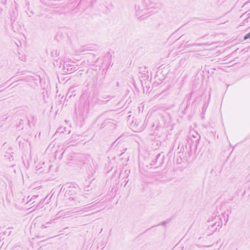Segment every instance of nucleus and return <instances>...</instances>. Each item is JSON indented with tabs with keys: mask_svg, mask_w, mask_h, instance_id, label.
<instances>
[{
	"mask_svg": "<svg viewBox=\"0 0 250 250\" xmlns=\"http://www.w3.org/2000/svg\"><path fill=\"white\" fill-rule=\"evenodd\" d=\"M250 37V32L248 34H247L244 37V39L245 40H247V39H248Z\"/></svg>",
	"mask_w": 250,
	"mask_h": 250,
	"instance_id": "1",
	"label": "nucleus"
}]
</instances>
